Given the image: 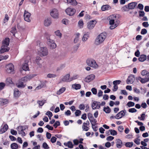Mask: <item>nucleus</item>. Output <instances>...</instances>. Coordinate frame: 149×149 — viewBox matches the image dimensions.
I'll use <instances>...</instances> for the list:
<instances>
[{
    "label": "nucleus",
    "mask_w": 149,
    "mask_h": 149,
    "mask_svg": "<svg viewBox=\"0 0 149 149\" xmlns=\"http://www.w3.org/2000/svg\"><path fill=\"white\" fill-rule=\"evenodd\" d=\"M118 15L115 14L111 15L107 17V19L109 21L111 29H115L118 25L119 22L118 20Z\"/></svg>",
    "instance_id": "1"
},
{
    "label": "nucleus",
    "mask_w": 149,
    "mask_h": 149,
    "mask_svg": "<svg viewBox=\"0 0 149 149\" xmlns=\"http://www.w3.org/2000/svg\"><path fill=\"white\" fill-rule=\"evenodd\" d=\"M107 34L103 32L99 34L96 38L95 43L96 45H99L102 43L107 37Z\"/></svg>",
    "instance_id": "2"
},
{
    "label": "nucleus",
    "mask_w": 149,
    "mask_h": 149,
    "mask_svg": "<svg viewBox=\"0 0 149 149\" xmlns=\"http://www.w3.org/2000/svg\"><path fill=\"white\" fill-rule=\"evenodd\" d=\"M38 53L40 56H44L48 54V51L46 47H41L40 48V50L38 51Z\"/></svg>",
    "instance_id": "3"
},
{
    "label": "nucleus",
    "mask_w": 149,
    "mask_h": 149,
    "mask_svg": "<svg viewBox=\"0 0 149 149\" xmlns=\"http://www.w3.org/2000/svg\"><path fill=\"white\" fill-rule=\"evenodd\" d=\"M86 63L88 65L91 67L97 68L98 67V65L96 64L95 61L94 59H88L87 60Z\"/></svg>",
    "instance_id": "4"
},
{
    "label": "nucleus",
    "mask_w": 149,
    "mask_h": 149,
    "mask_svg": "<svg viewBox=\"0 0 149 149\" xmlns=\"http://www.w3.org/2000/svg\"><path fill=\"white\" fill-rule=\"evenodd\" d=\"M47 43L49 48L51 49H53L56 47V45L54 40L50 39H48Z\"/></svg>",
    "instance_id": "5"
},
{
    "label": "nucleus",
    "mask_w": 149,
    "mask_h": 149,
    "mask_svg": "<svg viewBox=\"0 0 149 149\" xmlns=\"http://www.w3.org/2000/svg\"><path fill=\"white\" fill-rule=\"evenodd\" d=\"M65 11L68 15L72 16L75 13L76 10L74 8L69 7L66 9Z\"/></svg>",
    "instance_id": "6"
},
{
    "label": "nucleus",
    "mask_w": 149,
    "mask_h": 149,
    "mask_svg": "<svg viewBox=\"0 0 149 149\" xmlns=\"http://www.w3.org/2000/svg\"><path fill=\"white\" fill-rule=\"evenodd\" d=\"M24 17L25 21L30 22L31 21V14L26 10H25L24 15Z\"/></svg>",
    "instance_id": "7"
},
{
    "label": "nucleus",
    "mask_w": 149,
    "mask_h": 149,
    "mask_svg": "<svg viewBox=\"0 0 149 149\" xmlns=\"http://www.w3.org/2000/svg\"><path fill=\"white\" fill-rule=\"evenodd\" d=\"M50 15L54 18H58L59 13L58 10L56 8L52 9L50 11Z\"/></svg>",
    "instance_id": "8"
},
{
    "label": "nucleus",
    "mask_w": 149,
    "mask_h": 149,
    "mask_svg": "<svg viewBox=\"0 0 149 149\" xmlns=\"http://www.w3.org/2000/svg\"><path fill=\"white\" fill-rule=\"evenodd\" d=\"M6 68L7 72L9 73L14 71V66L12 63H10L6 66Z\"/></svg>",
    "instance_id": "9"
},
{
    "label": "nucleus",
    "mask_w": 149,
    "mask_h": 149,
    "mask_svg": "<svg viewBox=\"0 0 149 149\" xmlns=\"http://www.w3.org/2000/svg\"><path fill=\"white\" fill-rule=\"evenodd\" d=\"M97 22L96 20H93L90 21L87 24V28L90 30L92 29L93 28Z\"/></svg>",
    "instance_id": "10"
},
{
    "label": "nucleus",
    "mask_w": 149,
    "mask_h": 149,
    "mask_svg": "<svg viewBox=\"0 0 149 149\" xmlns=\"http://www.w3.org/2000/svg\"><path fill=\"white\" fill-rule=\"evenodd\" d=\"M35 75L34 74H30L27 75L25 77L21 78L20 80L22 82H25L29 80H30L32 78H33Z\"/></svg>",
    "instance_id": "11"
},
{
    "label": "nucleus",
    "mask_w": 149,
    "mask_h": 149,
    "mask_svg": "<svg viewBox=\"0 0 149 149\" xmlns=\"http://www.w3.org/2000/svg\"><path fill=\"white\" fill-rule=\"evenodd\" d=\"M62 81L65 82L71 81L70 75V74H67L63 76L61 79Z\"/></svg>",
    "instance_id": "12"
},
{
    "label": "nucleus",
    "mask_w": 149,
    "mask_h": 149,
    "mask_svg": "<svg viewBox=\"0 0 149 149\" xmlns=\"http://www.w3.org/2000/svg\"><path fill=\"white\" fill-rule=\"evenodd\" d=\"M95 78V76L93 74H91L87 76L84 79L85 81L86 82H89L93 80Z\"/></svg>",
    "instance_id": "13"
},
{
    "label": "nucleus",
    "mask_w": 149,
    "mask_h": 149,
    "mask_svg": "<svg viewBox=\"0 0 149 149\" xmlns=\"http://www.w3.org/2000/svg\"><path fill=\"white\" fill-rule=\"evenodd\" d=\"M125 113L124 111H121L118 113L115 116V118L117 119H119L125 116Z\"/></svg>",
    "instance_id": "14"
},
{
    "label": "nucleus",
    "mask_w": 149,
    "mask_h": 149,
    "mask_svg": "<svg viewBox=\"0 0 149 149\" xmlns=\"http://www.w3.org/2000/svg\"><path fill=\"white\" fill-rule=\"evenodd\" d=\"M135 80L134 76L133 75H131L128 77L126 82L127 84H129L132 83Z\"/></svg>",
    "instance_id": "15"
},
{
    "label": "nucleus",
    "mask_w": 149,
    "mask_h": 149,
    "mask_svg": "<svg viewBox=\"0 0 149 149\" xmlns=\"http://www.w3.org/2000/svg\"><path fill=\"white\" fill-rule=\"evenodd\" d=\"M10 48L8 46L2 45L0 50L1 53H3L6 52H8L10 50Z\"/></svg>",
    "instance_id": "16"
},
{
    "label": "nucleus",
    "mask_w": 149,
    "mask_h": 149,
    "mask_svg": "<svg viewBox=\"0 0 149 149\" xmlns=\"http://www.w3.org/2000/svg\"><path fill=\"white\" fill-rule=\"evenodd\" d=\"M51 19L50 18H47L45 19L44 22V24L45 26H48L52 24Z\"/></svg>",
    "instance_id": "17"
},
{
    "label": "nucleus",
    "mask_w": 149,
    "mask_h": 149,
    "mask_svg": "<svg viewBox=\"0 0 149 149\" xmlns=\"http://www.w3.org/2000/svg\"><path fill=\"white\" fill-rule=\"evenodd\" d=\"M100 102H94L92 104V107L93 109H99L100 108Z\"/></svg>",
    "instance_id": "18"
},
{
    "label": "nucleus",
    "mask_w": 149,
    "mask_h": 149,
    "mask_svg": "<svg viewBox=\"0 0 149 149\" xmlns=\"http://www.w3.org/2000/svg\"><path fill=\"white\" fill-rule=\"evenodd\" d=\"M137 79L140 81L142 83H145L149 81V78H142L141 77H139L136 78Z\"/></svg>",
    "instance_id": "19"
},
{
    "label": "nucleus",
    "mask_w": 149,
    "mask_h": 149,
    "mask_svg": "<svg viewBox=\"0 0 149 149\" xmlns=\"http://www.w3.org/2000/svg\"><path fill=\"white\" fill-rule=\"evenodd\" d=\"M137 4L136 2H132L128 4V7L129 9H134Z\"/></svg>",
    "instance_id": "20"
},
{
    "label": "nucleus",
    "mask_w": 149,
    "mask_h": 149,
    "mask_svg": "<svg viewBox=\"0 0 149 149\" xmlns=\"http://www.w3.org/2000/svg\"><path fill=\"white\" fill-rule=\"evenodd\" d=\"M17 86L19 88H24L26 86V84H24V83L21 80H19L18 83L17 84Z\"/></svg>",
    "instance_id": "21"
},
{
    "label": "nucleus",
    "mask_w": 149,
    "mask_h": 149,
    "mask_svg": "<svg viewBox=\"0 0 149 149\" xmlns=\"http://www.w3.org/2000/svg\"><path fill=\"white\" fill-rule=\"evenodd\" d=\"M35 62L39 67H40L41 66V63H42L41 59L40 56H37V57H36V59L35 60Z\"/></svg>",
    "instance_id": "22"
},
{
    "label": "nucleus",
    "mask_w": 149,
    "mask_h": 149,
    "mask_svg": "<svg viewBox=\"0 0 149 149\" xmlns=\"http://www.w3.org/2000/svg\"><path fill=\"white\" fill-rule=\"evenodd\" d=\"M67 4L71 5L76 6L77 4V2L76 0H66Z\"/></svg>",
    "instance_id": "23"
},
{
    "label": "nucleus",
    "mask_w": 149,
    "mask_h": 149,
    "mask_svg": "<svg viewBox=\"0 0 149 149\" xmlns=\"http://www.w3.org/2000/svg\"><path fill=\"white\" fill-rule=\"evenodd\" d=\"M28 127L26 126H19L17 127V130L19 134V132L21 133L22 131H23L24 130H25Z\"/></svg>",
    "instance_id": "24"
},
{
    "label": "nucleus",
    "mask_w": 149,
    "mask_h": 149,
    "mask_svg": "<svg viewBox=\"0 0 149 149\" xmlns=\"http://www.w3.org/2000/svg\"><path fill=\"white\" fill-rule=\"evenodd\" d=\"M8 103V101L7 99L0 98V105L3 106Z\"/></svg>",
    "instance_id": "25"
},
{
    "label": "nucleus",
    "mask_w": 149,
    "mask_h": 149,
    "mask_svg": "<svg viewBox=\"0 0 149 149\" xmlns=\"http://www.w3.org/2000/svg\"><path fill=\"white\" fill-rule=\"evenodd\" d=\"M80 33H76L74 34L75 38L74 40V42L75 43H77L79 40V37Z\"/></svg>",
    "instance_id": "26"
},
{
    "label": "nucleus",
    "mask_w": 149,
    "mask_h": 149,
    "mask_svg": "<svg viewBox=\"0 0 149 149\" xmlns=\"http://www.w3.org/2000/svg\"><path fill=\"white\" fill-rule=\"evenodd\" d=\"M10 41L9 39L8 38H6L3 40L2 42V45L8 46L9 45Z\"/></svg>",
    "instance_id": "27"
},
{
    "label": "nucleus",
    "mask_w": 149,
    "mask_h": 149,
    "mask_svg": "<svg viewBox=\"0 0 149 149\" xmlns=\"http://www.w3.org/2000/svg\"><path fill=\"white\" fill-rule=\"evenodd\" d=\"M8 128V125L7 124H5L0 130V134H2L5 132Z\"/></svg>",
    "instance_id": "28"
},
{
    "label": "nucleus",
    "mask_w": 149,
    "mask_h": 149,
    "mask_svg": "<svg viewBox=\"0 0 149 149\" xmlns=\"http://www.w3.org/2000/svg\"><path fill=\"white\" fill-rule=\"evenodd\" d=\"M72 88L76 90L79 89L81 88V86L79 84H75L72 85Z\"/></svg>",
    "instance_id": "29"
},
{
    "label": "nucleus",
    "mask_w": 149,
    "mask_h": 149,
    "mask_svg": "<svg viewBox=\"0 0 149 149\" xmlns=\"http://www.w3.org/2000/svg\"><path fill=\"white\" fill-rule=\"evenodd\" d=\"M84 23L82 19H80L78 22V27L80 29H82L84 27Z\"/></svg>",
    "instance_id": "30"
},
{
    "label": "nucleus",
    "mask_w": 149,
    "mask_h": 149,
    "mask_svg": "<svg viewBox=\"0 0 149 149\" xmlns=\"http://www.w3.org/2000/svg\"><path fill=\"white\" fill-rule=\"evenodd\" d=\"M20 95V92L17 89H15L14 91V96L15 97H18Z\"/></svg>",
    "instance_id": "31"
},
{
    "label": "nucleus",
    "mask_w": 149,
    "mask_h": 149,
    "mask_svg": "<svg viewBox=\"0 0 149 149\" xmlns=\"http://www.w3.org/2000/svg\"><path fill=\"white\" fill-rule=\"evenodd\" d=\"M111 9V7L108 5H106L102 6L101 7L102 10L104 11L109 10Z\"/></svg>",
    "instance_id": "32"
},
{
    "label": "nucleus",
    "mask_w": 149,
    "mask_h": 149,
    "mask_svg": "<svg viewBox=\"0 0 149 149\" xmlns=\"http://www.w3.org/2000/svg\"><path fill=\"white\" fill-rule=\"evenodd\" d=\"M45 86V84L44 82H41L39 86H37L36 89V90H37L44 87Z\"/></svg>",
    "instance_id": "33"
},
{
    "label": "nucleus",
    "mask_w": 149,
    "mask_h": 149,
    "mask_svg": "<svg viewBox=\"0 0 149 149\" xmlns=\"http://www.w3.org/2000/svg\"><path fill=\"white\" fill-rule=\"evenodd\" d=\"M146 58V56L145 55H141L139 58V60L141 62H143L145 61Z\"/></svg>",
    "instance_id": "34"
},
{
    "label": "nucleus",
    "mask_w": 149,
    "mask_h": 149,
    "mask_svg": "<svg viewBox=\"0 0 149 149\" xmlns=\"http://www.w3.org/2000/svg\"><path fill=\"white\" fill-rule=\"evenodd\" d=\"M65 146H67L68 148H72L73 147V145L72 142L70 141H68L67 143H64Z\"/></svg>",
    "instance_id": "35"
},
{
    "label": "nucleus",
    "mask_w": 149,
    "mask_h": 149,
    "mask_svg": "<svg viewBox=\"0 0 149 149\" xmlns=\"http://www.w3.org/2000/svg\"><path fill=\"white\" fill-rule=\"evenodd\" d=\"M65 87H62L57 91L56 94L58 95H60L63 93L65 91Z\"/></svg>",
    "instance_id": "36"
},
{
    "label": "nucleus",
    "mask_w": 149,
    "mask_h": 149,
    "mask_svg": "<svg viewBox=\"0 0 149 149\" xmlns=\"http://www.w3.org/2000/svg\"><path fill=\"white\" fill-rule=\"evenodd\" d=\"M122 141L120 139L117 140L116 147L118 148H120L122 146Z\"/></svg>",
    "instance_id": "37"
},
{
    "label": "nucleus",
    "mask_w": 149,
    "mask_h": 149,
    "mask_svg": "<svg viewBox=\"0 0 149 149\" xmlns=\"http://www.w3.org/2000/svg\"><path fill=\"white\" fill-rule=\"evenodd\" d=\"M22 68L23 70L25 71L29 70V68L28 64L27 63H25L22 65Z\"/></svg>",
    "instance_id": "38"
},
{
    "label": "nucleus",
    "mask_w": 149,
    "mask_h": 149,
    "mask_svg": "<svg viewBox=\"0 0 149 149\" xmlns=\"http://www.w3.org/2000/svg\"><path fill=\"white\" fill-rule=\"evenodd\" d=\"M89 37V35L87 33L84 34L82 38V41L83 42L86 41Z\"/></svg>",
    "instance_id": "39"
},
{
    "label": "nucleus",
    "mask_w": 149,
    "mask_h": 149,
    "mask_svg": "<svg viewBox=\"0 0 149 149\" xmlns=\"http://www.w3.org/2000/svg\"><path fill=\"white\" fill-rule=\"evenodd\" d=\"M87 123H83L82 128L83 129V130L84 131H87L88 130V128L87 127Z\"/></svg>",
    "instance_id": "40"
},
{
    "label": "nucleus",
    "mask_w": 149,
    "mask_h": 149,
    "mask_svg": "<svg viewBox=\"0 0 149 149\" xmlns=\"http://www.w3.org/2000/svg\"><path fill=\"white\" fill-rule=\"evenodd\" d=\"M107 132L109 133L110 132V134L113 136H115L117 134V132L116 131L113 130H110Z\"/></svg>",
    "instance_id": "41"
},
{
    "label": "nucleus",
    "mask_w": 149,
    "mask_h": 149,
    "mask_svg": "<svg viewBox=\"0 0 149 149\" xmlns=\"http://www.w3.org/2000/svg\"><path fill=\"white\" fill-rule=\"evenodd\" d=\"M10 147L12 149H17L18 148V146L16 143H14L11 144Z\"/></svg>",
    "instance_id": "42"
},
{
    "label": "nucleus",
    "mask_w": 149,
    "mask_h": 149,
    "mask_svg": "<svg viewBox=\"0 0 149 149\" xmlns=\"http://www.w3.org/2000/svg\"><path fill=\"white\" fill-rule=\"evenodd\" d=\"M62 23L66 25H68L70 23V21L67 19H63L62 21Z\"/></svg>",
    "instance_id": "43"
},
{
    "label": "nucleus",
    "mask_w": 149,
    "mask_h": 149,
    "mask_svg": "<svg viewBox=\"0 0 149 149\" xmlns=\"http://www.w3.org/2000/svg\"><path fill=\"white\" fill-rule=\"evenodd\" d=\"M6 83L8 84H13L12 79L10 77L7 78L6 79Z\"/></svg>",
    "instance_id": "44"
},
{
    "label": "nucleus",
    "mask_w": 149,
    "mask_h": 149,
    "mask_svg": "<svg viewBox=\"0 0 149 149\" xmlns=\"http://www.w3.org/2000/svg\"><path fill=\"white\" fill-rule=\"evenodd\" d=\"M55 34L58 37L60 38H61L62 36V34L61 33L60 31L59 30H57L54 32Z\"/></svg>",
    "instance_id": "45"
},
{
    "label": "nucleus",
    "mask_w": 149,
    "mask_h": 149,
    "mask_svg": "<svg viewBox=\"0 0 149 149\" xmlns=\"http://www.w3.org/2000/svg\"><path fill=\"white\" fill-rule=\"evenodd\" d=\"M103 111L106 113H109L111 111V109L109 107H104Z\"/></svg>",
    "instance_id": "46"
},
{
    "label": "nucleus",
    "mask_w": 149,
    "mask_h": 149,
    "mask_svg": "<svg viewBox=\"0 0 149 149\" xmlns=\"http://www.w3.org/2000/svg\"><path fill=\"white\" fill-rule=\"evenodd\" d=\"M46 102L45 100H42L41 101H38L37 102V103L40 106H42L43 104Z\"/></svg>",
    "instance_id": "47"
},
{
    "label": "nucleus",
    "mask_w": 149,
    "mask_h": 149,
    "mask_svg": "<svg viewBox=\"0 0 149 149\" xmlns=\"http://www.w3.org/2000/svg\"><path fill=\"white\" fill-rule=\"evenodd\" d=\"M89 120L90 121L91 123V124L92 126H94L95 125L96 123V120L95 118H94L93 117L92 118Z\"/></svg>",
    "instance_id": "48"
},
{
    "label": "nucleus",
    "mask_w": 149,
    "mask_h": 149,
    "mask_svg": "<svg viewBox=\"0 0 149 149\" xmlns=\"http://www.w3.org/2000/svg\"><path fill=\"white\" fill-rule=\"evenodd\" d=\"M79 76L77 74H74L70 77L71 81L77 79L78 78Z\"/></svg>",
    "instance_id": "49"
},
{
    "label": "nucleus",
    "mask_w": 149,
    "mask_h": 149,
    "mask_svg": "<svg viewBox=\"0 0 149 149\" xmlns=\"http://www.w3.org/2000/svg\"><path fill=\"white\" fill-rule=\"evenodd\" d=\"M135 105V103L129 101L127 104L126 105L128 107H133Z\"/></svg>",
    "instance_id": "50"
},
{
    "label": "nucleus",
    "mask_w": 149,
    "mask_h": 149,
    "mask_svg": "<svg viewBox=\"0 0 149 149\" xmlns=\"http://www.w3.org/2000/svg\"><path fill=\"white\" fill-rule=\"evenodd\" d=\"M16 32L17 31L16 27L15 26L13 27L11 31V32L13 33V35L14 36Z\"/></svg>",
    "instance_id": "51"
},
{
    "label": "nucleus",
    "mask_w": 149,
    "mask_h": 149,
    "mask_svg": "<svg viewBox=\"0 0 149 149\" xmlns=\"http://www.w3.org/2000/svg\"><path fill=\"white\" fill-rule=\"evenodd\" d=\"M133 142H128L125 144V146L127 147H131L133 145Z\"/></svg>",
    "instance_id": "52"
},
{
    "label": "nucleus",
    "mask_w": 149,
    "mask_h": 149,
    "mask_svg": "<svg viewBox=\"0 0 149 149\" xmlns=\"http://www.w3.org/2000/svg\"><path fill=\"white\" fill-rule=\"evenodd\" d=\"M56 76V74H49L47 75V77L49 78H55Z\"/></svg>",
    "instance_id": "53"
},
{
    "label": "nucleus",
    "mask_w": 149,
    "mask_h": 149,
    "mask_svg": "<svg viewBox=\"0 0 149 149\" xmlns=\"http://www.w3.org/2000/svg\"><path fill=\"white\" fill-rule=\"evenodd\" d=\"M6 85L3 82L0 83V91L3 90Z\"/></svg>",
    "instance_id": "54"
},
{
    "label": "nucleus",
    "mask_w": 149,
    "mask_h": 149,
    "mask_svg": "<svg viewBox=\"0 0 149 149\" xmlns=\"http://www.w3.org/2000/svg\"><path fill=\"white\" fill-rule=\"evenodd\" d=\"M42 146L43 148L45 149H49V147L46 142H44L43 143Z\"/></svg>",
    "instance_id": "55"
},
{
    "label": "nucleus",
    "mask_w": 149,
    "mask_h": 149,
    "mask_svg": "<svg viewBox=\"0 0 149 149\" xmlns=\"http://www.w3.org/2000/svg\"><path fill=\"white\" fill-rule=\"evenodd\" d=\"M79 48V46L78 45H75L72 48V52H75Z\"/></svg>",
    "instance_id": "56"
},
{
    "label": "nucleus",
    "mask_w": 149,
    "mask_h": 149,
    "mask_svg": "<svg viewBox=\"0 0 149 149\" xmlns=\"http://www.w3.org/2000/svg\"><path fill=\"white\" fill-rule=\"evenodd\" d=\"M9 19V17L7 14H6L5 15V18L4 19V21L3 22L4 23L8 22Z\"/></svg>",
    "instance_id": "57"
},
{
    "label": "nucleus",
    "mask_w": 149,
    "mask_h": 149,
    "mask_svg": "<svg viewBox=\"0 0 149 149\" xmlns=\"http://www.w3.org/2000/svg\"><path fill=\"white\" fill-rule=\"evenodd\" d=\"M137 111L136 109L134 108H132L128 110V111L129 112L133 113L136 112Z\"/></svg>",
    "instance_id": "58"
},
{
    "label": "nucleus",
    "mask_w": 149,
    "mask_h": 149,
    "mask_svg": "<svg viewBox=\"0 0 149 149\" xmlns=\"http://www.w3.org/2000/svg\"><path fill=\"white\" fill-rule=\"evenodd\" d=\"M121 82V81L120 80L114 81L113 82V85H117V84H119Z\"/></svg>",
    "instance_id": "59"
},
{
    "label": "nucleus",
    "mask_w": 149,
    "mask_h": 149,
    "mask_svg": "<svg viewBox=\"0 0 149 149\" xmlns=\"http://www.w3.org/2000/svg\"><path fill=\"white\" fill-rule=\"evenodd\" d=\"M91 91L93 93L94 95H96L97 93V90L95 88H93L91 89Z\"/></svg>",
    "instance_id": "60"
},
{
    "label": "nucleus",
    "mask_w": 149,
    "mask_h": 149,
    "mask_svg": "<svg viewBox=\"0 0 149 149\" xmlns=\"http://www.w3.org/2000/svg\"><path fill=\"white\" fill-rule=\"evenodd\" d=\"M56 137L53 136L51 138V141L52 143H54L56 141Z\"/></svg>",
    "instance_id": "61"
},
{
    "label": "nucleus",
    "mask_w": 149,
    "mask_h": 149,
    "mask_svg": "<svg viewBox=\"0 0 149 149\" xmlns=\"http://www.w3.org/2000/svg\"><path fill=\"white\" fill-rule=\"evenodd\" d=\"M147 71L145 70H142L141 72V74L143 76L147 75Z\"/></svg>",
    "instance_id": "62"
},
{
    "label": "nucleus",
    "mask_w": 149,
    "mask_h": 149,
    "mask_svg": "<svg viewBox=\"0 0 149 149\" xmlns=\"http://www.w3.org/2000/svg\"><path fill=\"white\" fill-rule=\"evenodd\" d=\"M118 131L120 132H122L123 131L124 128L122 126H120L118 127Z\"/></svg>",
    "instance_id": "63"
},
{
    "label": "nucleus",
    "mask_w": 149,
    "mask_h": 149,
    "mask_svg": "<svg viewBox=\"0 0 149 149\" xmlns=\"http://www.w3.org/2000/svg\"><path fill=\"white\" fill-rule=\"evenodd\" d=\"M142 25L144 27L147 28L149 26V24H148V22H144L142 23Z\"/></svg>",
    "instance_id": "64"
}]
</instances>
